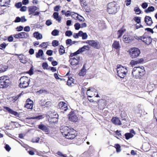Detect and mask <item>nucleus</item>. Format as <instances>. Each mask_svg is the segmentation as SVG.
I'll use <instances>...</instances> for the list:
<instances>
[{"instance_id":"nucleus-29","label":"nucleus","mask_w":157,"mask_h":157,"mask_svg":"<svg viewBox=\"0 0 157 157\" xmlns=\"http://www.w3.org/2000/svg\"><path fill=\"white\" fill-rule=\"evenodd\" d=\"M10 0H0V5L2 6H5L6 4H8Z\"/></svg>"},{"instance_id":"nucleus-16","label":"nucleus","mask_w":157,"mask_h":157,"mask_svg":"<svg viewBox=\"0 0 157 157\" xmlns=\"http://www.w3.org/2000/svg\"><path fill=\"white\" fill-rule=\"evenodd\" d=\"M33 106V101L29 98L26 101V104L25 107L29 109H32Z\"/></svg>"},{"instance_id":"nucleus-5","label":"nucleus","mask_w":157,"mask_h":157,"mask_svg":"<svg viewBox=\"0 0 157 157\" xmlns=\"http://www.w3.org/2000/svg\"><path fill=\"white\" fill-rule=\"evenodd\" d=\"M20 83L19 84L20 87L23 88H26L29 85L30 79L26 76H23L21 77L19 80Z\"/></svg>"},{"instance_id":"nucleus-3","label":"nucleus","mask_w":157,"mask_h":157,"mask_svg":"<svg viewBox=\"0 0 157 157\" xmlns=\"http://www.w3.org/2000/svg\"><path fill=\"white\" fill-rule=\"evenodd\" d=\"M107 12L109 14H114L117 10V6L115 2H112L108 3L107 6Z\"/></svg>"},{"instance_id":"nucleus-8","label":"nucleus","mask_w":157,"mask_h":157,"mask_svg":"<svg viewBox=\"0 0 157 157\" xmlns=\"http://www.w3.org/2000/svg\"><path fill=\"white\" fill-rule=\"evenodd\" d=\"M86 43L96 49H99L101 47L99 43L97 40H87Z\"/></svg>"},{"instance_id":"nucleus-50","label":"nucleus","mask_w":157,"mask_h":157,"mask_svg":"<svg viewBox=\"0 0 157 157\" xmlns=\"http://www.w3.org/2000/svg\"><path fill=\"white\" fill-rule=\"evenodd\" d=\"M6 46V44L5 43H3L0 44V48L2 50H3L4 48H5Z\"/></svg>"},{"instance_id":"nucleus-43","label":"nucleus","mask_w":157,"mask_h":157,"mask_svg":"<svg viewBox=\"0 0 157 157\" xmlns=\"http://www.w3.org/2000/svg\"><path fill=\"white\" fill-rule=\"evenodd\" d=\"M81 33H82L81 32L79 31L78 33H74L73 34V36L75 38H77L80 36V35Z\"/></svg>"},{"instance_id":"nucleus-55","label":"nucleus","mask_w":157,"mask_h":157,"mask_svg":"<svg viewBox=\"0 0 157 157\" xmlns=\"http://www.w3.org/2000/svg\"><path fill=\"white\" fill-rule=\"evenodd\" d=\"M53 52L51 50H48L46 52V54L50 56H52V55Z\"/></svg>"},{"instance_id":"nucleus-24","label":"nucleus","mask_w":157,"mask_h":157,"mask_svg":"<svg viewBox=\"0 0 157 157\" xmlns=\"http://www.w3.org/2000/svg\"><path fill=\"white\" fill-rule=\"evenodd\" d=\"M75 80L71 77H69L67 82V85L69 86H72L74 84Z\"/></svg>"},{"instance_id":"nucleus-21","label":"nucleus","mask_w":157,"mask_h":157,"mask_svg":"<svg viewBox=\"0 0 157 157\" xmlns=\"http://www.w3.org/2000/svg\"><path fill=\"white\" fill-rule=\"evenodd\" d=\"M4 109L7 110L9 113L13 114L14 116H17L18 114L17 112L13 111L9 107L4 106Z\"/></svg>"},{"instance_id":"nucleus-19","label":"nucleus","mask_w":157,"mask_h":157,"mask_svg":"<svg viewBox=\"0 0 157 157\" xmlns=\"http://www.w3.org/2000/svg\"><path fill=\"white\" fill-rule=\"evenodd\" d=\"M16 55L18 56V58L20 62L23 63H26L27 62L26 57L22 54L18 55L17 54Z\"/></svg>"},{"instance_id":"nucleus-44","label":"nucleus","mask_w":157,"mask_h":157,"mask_svg":"<svg viewBox=\"0 0 157 157\" xmlns=\"http://www.w3.org/2000/svg\"><path fill=\"white\" fill-rule=\"evenodd\" d=\"M59 45V42L56 40H54L52 42V45L54 47H56Z\"/></svg>"},{"instance_id":"nucleus-31","label":"nucleus","mask_w":157,"mask_h":157,"mask_svg":"<svg viewBox=\"0 0 157 157\" xmlns=\"http://www.w3.org/2000/svg\"><path fill=\"white\" fill-rule=\"evenodd\" d=\"M44 54L43 51L41 49H40L38 50L37 53L36 54V57L37 58H39L40 56H43Z\"/></svg>"},{"instance_id":"nucleus-42","label":"nucleus","mask_w":157,"mask_h":157,"mask_svg":"<svg viewBox=\"0 0 157 157\" xmlns=\"http://www.w3.org/2000/svg\"><path fill=\"white\" fill-rule=\"evenodd\" d=\"M72 32L70 30H68L65 32V35L66 36H70L72 35Z\"/></svg>"},{"instance_id":"nucleus-48","label":"nucleus","mask_w":157,"mask_h":157,"mask_svg":"<svg viewBox=\"0 0 157 157\" xmlns=\"http://www.w3.org/2000/svg\"><path fill=\"white\" fill-rule=\"evenodd\" d=\"M48 43L47 42H43L40 45V46L41 47H43L44 48H46L48 46Z\"/></svg>"},{"instance_id":"nucleus-33","label":"nucleus","mask_w":157,"mask_h":157,"mask_svg":"<svg viewBox=\"0 0 157 157\" xmlns=\"http://www.w3.org/2000/svg\"><path fill=\"white\" fill-rule=\"evenodd\" d=\"M80 1L81 6L84 8L88 5V3L87 2L86 0H80Z\"/></svg>"},{"instance_id":"nucleus-2","label":"nucleus","mask_w":157,"mask_h":157,"mask_svg":"<svg viewBox=\"0 0 157 157\" xmlns=\"http://www.w3.org/2000/svg\"><path fill=\"white\" fill-rule=\"evenodd\" d=\"M145 72L144 67L141 66L140 67H135L133 69L132 74L134 77L138 78L143 76Z\"/></svg>"},{"instance_id":"nucleus-54","label":"nucleus","mask_w":157,"mask_h":157,"mask_svg":"<svg viewBox=\"0 0 157 157\" xmlns=\"http://www.w3.org/2000/svg\"><path fill=\"white\" fill-rule=\"evenodd\" d=\"M52 104L51 102L50 101H48L46 102L44 104V106L46 107H48L51 105Z\"/></svg>"},{"instance_id":"nucleus-40","label":"nucleus","mask_w":157,"mask_h":157,"mask_svg":"<svg viewBox=\"0 0 157 157\" xmlns=\"http://www.w3.org/2000/svg\"><path fill=\"white\" fill-rule=\"evenodd\" d=\"M59 31L58 30L54 29L52 31V34L54 36H56L59 35Z\"/></svg>"},{"instance_id":"nucleus-7","label":"nucleus","mask_w":157,"mask_h":157,"mask_svg":"<svg viewBox=\"0 0 157 157\" xmlns=\"http://www.w3.org/2000/svg\"><path fill=\"white\" fill-rule=\"evenodd\" d=\"M129 53L132 58H135L139 56L140 51L139 49L136 48H131L129 50Z\"/></svg>"},{"instance_id":"nucleus-64","label":"nucleus","mask_w":157,"mask_h":157,"mask_svg":"<svg viewBox=\"0 0 157 157\" xmlns=\"http://www.w3.org/2000/svg\"><path fill=\"white\" fill-rule=\"evenodd\" d=\"M17 31H22L23 29V27L21 26H20L19 27H17Z\"/></svg>"},{"instance_id":"nucleus-52","label":"nucleus","mask_w":157,"mask_h":157,"mask_svg":"<svg viewBox=\"0 0 157 157\" xmlns=\"http://www.w3.org/2000/svg\"><path fill=\"white\" fill-rule=\"evenodd\" d=\"M78 14L77 13H73V12L71 13V16L72 18H75L76 19V16Z\"/></svg>"},{"instance_id":"nucleus-51","label":"nucleus","mask_w":157,"mask_h":157,"mask_svg":"<svg viewBox=\"0 0 157 157\" xmlns=\"http://www.w3.org/2000/svg\"><path fill=\"white\" fill-rule=\"evenodd\" d=\"M43 118V116L42 115H40L37 116L33 117V119L40 120Z\"/></svg>"},{"instance_id":"nucleus-6","label":"nucleus","mask_w":157,"mask_h":157,"mask_svg":"<svg viewBox=\"0 0 157 157\" xmlns=\"http://www.w3.org/2000/svg\"><path fill=\"white\" fill-rule=\"evenodd\" d=\"M9 78L6 76L0 77V87L4 88L6 87L10 83Z\"/></svg>"},{"instance_id":"nucleus-58","label":"nucleus","mask_w":157,"mask_h":157,"mask_svg":"<svg viewBox=\"0 0 157 157\" xmlns=\"http://www.w3.org/2000/svg\"><path fill=\"white\" fill-rule=\"evenodd\" d=\"M30 30V27L29 26L25 27L24 28V30L26 32H29Z\"/></svg>"},{"instance_id":"nucleus-12","label":"nucleus","mask_w":157,"mask_h":157,"mask_svg":"<svg viewBox=\"0 0 157 157\" xmlns=\"http://www.w3.org/2000/svg\"><path fill=\"white\" fill-rule=\"evenodd\" d=\"M68 117L70 121L73 122H76L78 121V118L74 112H70L68 115Z\"/></svg>"},{"instance_id":"nucleus-49","label":"nucleus","mask_w":157,"mask_h":157,"mask_svg":"<svg viewBox=\"0 0 157 157\" xmlns=\"http://www.w3.org/2000/svg\"><path fill=\"white\" fill-rule=\"evenodd\" d=\"M56 154L57 155H58L59 156H62L63 157H67V155H66V154L64 155V154H63L61 152L59 151H58L56 153Z\"/></svg>"},{"instance_id":"nucleus-45","label":"nucleus","mask_w":157,"mask_h":157,"mask_svg":"<svg viewBox=\"0 0 157 157\" xmlns=\"http://www.w3.org/2000/svg\"><path fill=\"white\" fill-rule=\"evenodd\" d=\"M138 64L139 63H138L137 60L136 61H135L133 60H132L130 63V65L132 66Z\"/></svg>"},{"instance_id":"nucleus-28","label":"nucleus","mask_w":157,"mask_h":157,"mask_svg":"<svg viewBox=\"0 0 157 157\" xmlns=\"http://www.w3.org/2000/svg\"><path fill=\"white\" fill-rule=\"evenodd\" d=\"M86 69L85 68V66L84 65L82 69L81 70L80 72L79 73V75L83 76L86 74Z\"/></svg>"},{"instance_id":"nucleus-34","label":"nucleus","mask_w":157,"mask_h":157,"mask_svg":"<svg viewBox=\"0 0 157 157\" xmlns=\"http://www.w3.org/2000/svg\"><path fill=\"white\" fill-rule=\"evenodd\" d=\"M82 33H81L80 36L82 37V39L83 40L86 39L88 37L87 34L86 33H83L82 31H80Z\"/></svg>"},{"instance_id":"nucleus-35","label":"nucleus","mask_w":157,"mask_h":157,"mask_svg":"<svg viewBox=\"0 0 157 157\" xmlns=\"http://www.w3.org/2000/svg\"><path fill=\"white\" fill-rule=\"evenodd\" d=\"M155 10L154 7L153 6L149 7L148 8L145 10V12L146 13H149Z\"/></svg>"},{"instance_id":"nucleus-17","label":"nucleus","mask_w":157,"mask_h":157,"mask_svg":"<svg viewBox=\"0 0 157 157\" xmlns=\"http://www.w3.org/2000/svg\"><path fill=\"white\" fill-rule=\"evenodd\" d=\"M38 9L37 7L34 6H31L28 8L29 15L33 14Z\"/></svg>"},{"instance_id":"nucleus-46","label":"nucleus","mask_w":157,"mask_h":157,"mask_svg":"<svg viewBox=\"0 0 157 157\" xmlns=\"http://www.w3.org/2000/svg\"><path fill=\"white\" fill-rule=\"evenodd\" d=\"M134 11L136 13V14H139L141 13V11L140 9L138 7H136L134 9Z\"/></svg>"},{"instance_id":"nucleus-11","label":"nucleus","mask_w":157,"mask_h":157,"mask_svg":"<svg viewBox=\"0 0 157 157\" xmlns=\"http://www.w3.org/2000/svg\"><path fill=\"white\" fill-rule=\"evenodd\" d=\"M89 47L88 46H84L82 48H79L76 52L74 53H71V57H72L74 56L77 55L78 54H79L80 53H81L85 51L86 50H87V48H88Z\"/></svg>"},{"instance_id":"nucleus-59","label":"nucleus","mask_w":157,"mask_h":157,"mask_svg":"<svg viewBox=\"0 0 157 157\" xmlns=\"http://www.w3.org/2000/svg\"><path fill=\"white\" fill-rule=\"evenodd\" d=\"M64 15L68 17L71 15V13L70 11L68 10L64 13Z\"/></svg>"},{"instance_id":"nucleus-53","label":"nucleus","mask_w":157,"mask_h":157,"mask_svg":"<svg viewBox=\"0 0 157 157\" xmlns=\"http://www.w3.org/2000/svg\"><path fill=\"white\" fill-rule=\"evenodd\" d=\"M66 44L67 45H71L72 40L71 39H68L66 40Z\"/></svg>"},{"instance_id":"nucleus-23","label":"nucleus","mask_w":157,"mask_h":157,"mask_svg":"<svg viewBox=\"0 0 157 157\" xmlns=\"http://www.w3.org/2000/svg\"><path fill=\"white\" fill-rule=\"evenodd\" d=\"M33 37L37 40H40L42 38V35L38 32H35L33 34Z\"/></svg>"},{"instance_id":"nucleus-13","label":"nucleus","mask_w":157,"mask_h":157,"mask_svg":"<svg viewBox=\"0 0 157 157\" xmlns=\"http://www.w3.org/2000/svg\"><path fill=\"white\" fill-rule=\"evenodd\" d=\"M138 38L139 39L141 40L147 44H150L152 42L151 38L149 36L146 37L143 36Z\"/></svg>"},{"instance_id":"nucleus-26","label":"nucleus","mask_w":157,"mask_h":157,"mask_svg":"<svg viewBox=\"0 0 157 157\" xmlns=\"http://www.w3.org/2000/svg\"><path fill=\"white\" fill-rule=\"evenodd\" d=\"M112 47L113 48L116 49H117L120 48V45L119 41H115L112 44Z\"/></svg>"},{"instance_id":"nucleus-1","label":"nucleus","mask_w":157,"mask_h":157,"mask_svg":"<svg viewBox=\"0 0 157 157\" xmlns=\"http://www.w3.org/2000/svg\"><path fill=\"white\" fill-rule=\"evenodd\" d=\"M60 130L63 135L68 139H73L76 136V131L73 128L64 126L62 127Z\"/></svg>"},{"instance_id":"nucleus-9","label":"nucleus","mask_w":157,"mask_h":157,"mask_svg":"<svg viewBox=\"0 0 157 157\" xmlns=\"http://www.w3.org/2000/svg\"><path fill=\"white\" fill-rule=\"evenodd\" d=\"M70 60L69 61L70 62L71 65L73 66L78 65L79 61L80 59L79 57L77 55H75L71 57L70 56Z\"/></svg>"},{"instance_id":"nucleus-4","label":"nucleus","mask_w":157,"mask_h":157,"mask_svg":"<svg viewBox=\"0 0 157 157\" xmlns=\"http://www.w3.org/2000/svg\"><path fill=\"white\" fill-rule=\"evenodd\" d=\"M117 71L118 76L121 78H124L126 76L127 72L126 68L120 65H117Z\"/></svg>"},{"instance_id":"nucleus-56","label":"nucleus","mask_w":157,"mask_h":157,"mask_svg":"<svg viewBox=\"0 0 157 157\" xmlns=\"http://www.w3.org/2000/svg\"><path fill=\"white\" fill-rule=\"evenodd\" d=\"M22 5V4L21 2H19L15 4L16 6L18 8H20Z\"/></svg>"},{"instance_id":"nucleus-37","label":"nucleus","mask_w":157,"mask_h":157,"mask_svg":"<svg viewBox=\"0 0 157 157\" xmlns=\"http://www.w3.org/2000/svg\"><path fill=\"white\" fill-rule=\"evenodd\" d=\"M124 136L126 139L128 140L130 138L132 137L134 135L132 134L131 133H127L125 134Z\"/></svg>"},{"instance_id":"nucleus-15","label":"nucleus","mask_w":157,"mask_h":157,"mask_svg":"<svg viewBox=\"0 0 157 157\" xmlns=\"http://www.w3.org/2000/svg\"><path fill=\"white\" fill-rule=\"evenodd\" d=\"M38 128L41 130L44 131L48 134L50 132L49 129L44 125L41 124L38 125Z\"/></svg>"},{"instance_id":"nucleus-10","label":"nucleus","mask_w":157,"mask_h":157,"mask_svg":"<svg viewBox=\"0 0 157 157\" xmlns=\"http://www.w3.org/2000/svg\"><path fill=\"white\" fill-rule=\"evenodd\" d=\"M96 90L92 87H90L87 90L86 94L88 95V97L91 98L96 95L97 93Z\"/></svg>"},{"instance_id":"nucleus-36","label":"nucleus","mask_w":157,"mask_h":157,"mask_svg":"<svg viewBox=\"0 0 157 157\" xmlns=\"http://www.w3.org/2000/svg\"><path fill=\"white\" fill-rule=\"evenodd\" d=\"M59 52L60 55H62L65 53L64 48L63 46H60Z\"/></svg>"},{"instance_id":"nucleus-30","label":"nucleus","mask_w":157,"mask_h":157,"mask_svg":"<svg viewBox=\"0 0 157 157\" xmlns=\"http://www.w3.org/2000/svg\"><path fill=\"white\" fill-rule=\"evenodd\" d=\"M125 30L124 29H121L119 30L117 32V34L118 35V38H120L122 35L123 34L125 31Z\"/></svg>"},{"instance_id":"nucleus-63","label":"nucleus","mask_w":157,"mask_h":157,"mask_svg":"<svg viewBox=\"0 0 157 157\" xmlns=\"http://www.w3.org/2000/svg\"><path fill=\"white\" fill-rule=\"evenodd\" d=\"M131 0H126L125 1L126 5L128 6L130 5L131 3Z\"/></svg>"},{"instance_id":"nucleus-57","label":"nucleus","mask_w":157,"mask_h":157,"mask_svg":"<svg viewBox=\"0 0 157 157\" xmlns=\"http://www.w3.org/2000/svg\"><path fill=\"white\" fill-rule=\"evenodd\" d=\"M137 109H138V110L137 111H136V112L137 113H140V111L142 110V108L141 107V105H138V106H137Z\"/></svg>"},{"instance_id":"nucleus-47","label":"nucleus","mask_w":157,"mask_h":157,"mask_svg":"<svg viewBox=\"0 0 157 157\" xmlns=\"http://www.w3.org/2000/svg\"><path fill=\"white\" fill-rule=\"evenodd\" d=\"M42 67L44 69H48V65L47 63L45 62L43 63L42 64Z\"/></svg>"},{"instance_id":"nucleus-22","label":"nucleus","mask_w":157,"mask_h":157,"mask_svg":"<svg viewBox=\"0 0 157 157\" xmlns=\"http://www.w3.org/2000/svg\"><path fill=\"white\" fill-rule=\"evenodd\" d=\"M111 121L114 124L117 125H121V121L118 117H113L111 119Z\"/></svg>"},{"instance_id":"nucleus-39","label":"nucleus","mask_w":157,"mask_h":157,"mask_svg":"<svg viewBox=\"0 0 157 157\" xmlns=\"http://www.w3.org/2000/svg\"><path fill=\"white\" fill-rule=\"evenodd\" d=\"M134 21L137 23H141V17H135L133 18Z\"/></svg>"},{"instance_id":"nucleus-18","label":"nucleus","mask_w":157,"mask_h":157,"mask_svg":"<svg viewBox=\"0 0 157 157\" xmlns=\"http://www.w3.org/2000/svg\"><path fill=\"white\" fill-rule=\"evenodd\" d=\"M144 21L148 26H151L153 23L151 17L149 16H146L145 17Z\"/></svg>"},{"instance_id":"nucleus-41","label":"nucleus","mask_w":157,"mask_h":157,"mask_svg":"<svg viewBox=\"0 0 157 157\" xmlns=\"http://www.w3.org/2000/svg\"><path fill=\"white\" fill-rule=\"evenodd\" d=\"M75 29L76 30H78L81 28L80 24L78 23H76L74 25Z\"/></svg>"},{"instance_id":"nucleus-25","label":"nucleus","mask_w":157,"mask_h":157,"mask_svg":"<svg viewBox=\"0 0 157 157\" xmlns=\"http://www.w3.org/2000/svg\"><path fill=\"white\" fill-rule=\"evenodd\" d=\"M19 35L20 38V39H26L29 36V33L25 32L19 33Z\"/></svg>"},{"instance_id":"nucleus-14","label":"nucleus","mask_w":157,"mask_h":157,"mask_svg":"<svg viewBox=\"0 0 157 157\" xmlns=\"http://www.w3.org/2000/svg\"><path fill=\"white\" fill-rule=\"evenodd\" d=\"M58 107L59 108L63 110L64 111H66L68 109L67 104L63 101H60L59 102Z\"/></svg>"},{"instance_id":"nucleus-60","label":"nucleus","mask_w":157,"mask_h":157,"mask_svg":"<svg viewBox=\"0 0 157 157\" xmlns=\"http://www.w3.org/2000/svg\"><path fill=\"white\" fill-rule=\"evenodd\" d=\"M148 5L146 2H144L142 4V7L144 9H145L147 6Z\"/></svg>"},{"instance_id":"nucleus-61","label":"nucleus","mask_w":157,"mask_h":157,"mask_svg":"<svg viewBox=\"0 0 157 157\" xmlns=\"http://www.w3.org/2000/svg\"><path fill=\"white\" fill-rule=\"evenodd\" d=\"M40 140V138L38 137H36L34 138L33 140V142L38 143Z\"/></svg>"},{"instance_id":"nucleus-27","label":"nucleus","mask_w":157,"mask_h":157,"mask_svg":"<svg viewBox=\"0 0 157 157\" xmlns=\"http://www.w3.org/2000/svg\"><path fill=\"white\" fill-rule=\"evenodd\" d=\"M53 16L54 18L57 21H58L59 22H60L61 17L60 16H59L58 13L54 12L53 14Z\"/></svg>"},{"instance_id":"nucleus-32","label":"nucleus","mask_w":157,"mask_h":157,"mask_svg":"<svg viewBox=\"0 0 157 157\" xmlns=\"http://www.w3.org/2000/svg\"><path fill=\"white\" fill-rule=\"evenodd\" d=\"M76 20H78L79 22H83L85 21V19L82 16L78 14L76 17Z\"/></svg>"},{"instance_id":"nucleus-62","label":"nucleus","mask_w":157,"mask_h":157,"mask_svg":"<svg viewBox=\"0 0 157 157\" xmlns=\"http://www.w3.org/2000/svg\"><path fill=\"white\" fill-rule=\"evenodd\" d=\"M5 148L6 150L8 151H9L10 150V149H11L10 147L8 144H6V145Z\"/></svg>"},{"instance_id":"nucleus-20","label":"nucleus","mask_w":157,"mask_h":157,"mask_svg":"<svg viewBox=\"0 0 157 157\" xmlns=\"http://www.w3.org/2000/svg\"><path fill=\"white\" fill-rule=\"evenodd\" d=\"M123 41L126 43H130L133 40V38L131 36L125 35L123 36Z\"/></svg>"},{"instance_id":"nucleus-38","label":"nucleus","mask_w":157,"mask_h":157,"mask_svg":"<svg viewBox=\"0 0 157 157\" xmlns=\"http://www.w3.org/2000/svg\"><path fill=\"white\" fill-rule=\"evenodd\" d=\"M115 147L116 149V151L117 152H120L121 151V146L118 144H116L115 145Z\"/></svg>"}]
</instances>
